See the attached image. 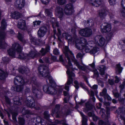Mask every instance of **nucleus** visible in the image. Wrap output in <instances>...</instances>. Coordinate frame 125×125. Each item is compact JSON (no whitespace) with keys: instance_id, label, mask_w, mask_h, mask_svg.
Listing matches in <instances>:
<instances>
[{"instance_id":"f257e3e1","label":"nucleus","mask_w":125,"mask_h":125,"mask_svg":"<svg viewBox=\"0 0 125 125\" xmlns=\"http://www.w3.org/2000/svg\"><path fill=\"white\" fill-rule=\"evenodd\" d=\"M63 37L67 39L69 42L72 41L75 44L76 47L78 49L81 50L84 49L86 52H89L91 54H94L99 50L96 47L97 46L93 41H90L87 43L86 40L84 38L78 39L76 36L72 38L71 36L66 33L62 34Z\"/></svg>"},{"instance_id":"f03ea898","label":"nucleus","mask_w":125,"mask_h":125,"mask_svg":"<svg viewBox=\"0 0 125 125\" xmlns=\"http://www.w3.org/2000/svg\"><path fill=\"white\" fill-rule=\"evenodd\" d=\"M38 71L40 74L44 77H47L49 79L50 86L45 85L43 86V90L44 92L52 94H56L57 91L56 85L55 82L53 80L51 77L49 75V70L47 66L44 65H41L39 66Z\"/></svg>"},{"instance_id":"7ed1b4c3","label":"nucleus","mask_w":125,"mask_h":125,"mask_svg":"<svg viewBox=\"0 0 125 125\" xmlns=\"http://www.w3.org/2000/svg\"><path fill=\"white\" fill-rule=\"evenodd\" d=\"M64 50L65 51V54L66 56L67 57L68 61V65H67V67L68 68L67 73L69 75L68 80L67 83L65 84L64 88L65 90L67 91H69V86L68 85H69L72 83L73 80L72 77L74 76L75 74L73 73L70 72L69 69L70 68L72 69L73 67L70 61V59L68 56V54H70L73 57V58L72 59V60L74 62V64L75 65L79 68L83 69V67L82 66H80L77 61L74 58V56L73 53L71 51L69 50L67 47L65 46Z\"/></svg>"},{"instance_id":"20e7f679","label":"nucleus","mask_w":125,"mask_h":125,"mask_svg":"<svg viewBox=\"0 0 125 125\" xmlns=\"http://www.w3.org/2000/svg\"><path fill=\"white\" fill-rule=\"evenodd\" d=\"M16 49V51L19 53V57L20 58L24 59L26 58L27 55L24 54L21 52V48L20 45L18 43H15L12 45V48L8 51L9 55L11 56L14 57L15 54V51L14 49Z\"/></svg>"},{"instance_id":"39448f33","label":"nucleus","mask_w":125,"mask_h":125,"mask_svg":"<svg viewBox=\"0 0 125 125\" xmlns=\"http://www.w3.org/2000/svg\"><path fill=\"white\" fill-rule=\"evenodd\" d=\"M14 83L15 85L19 84L16 88V90L17 91H20L23 90V85L25 83L22 77L18 76L16 77L14 80Z\"/></svg>"},{"instance_id":"423d86ee","label":"nucleus","mask_w":125,"mask_h":125,"mask_svg":"<svg viewBox=\"0 0 125 125\" xmlns=\"http://www.w3.org/2000/svg\"><path fill=\"white\" fill-rule=\"evenodd\" d=\"M31 83H33L32 85V91L34 95L37 97H39L42 95V93L40 89L38 90L36 88L37 87V83L36 82L35 78L34 77L32 78L31 81Z\"/></svg>"},{"instance_id":"0eeeda50","label":"nucleus","mask_w":125,"mask_h":125,"mask_svg":"<svg viewBox=\"0 0 125 125\" xmlns=\"http://www.w3.org/2000/svg\"><path fill=\"white\" fill-rule=\"evenodd\" d=\"M93 41L97 46H103L106 45V42L105 39L101 36H96Z\"/></svg>"},{"instance_id":"6e6552de","label":"nucleus","mask_w":125,"mask_h":125,"mask_svg":"<svg viewBox=\"0 0 125 125\" xmlns=\"http://www.w3.org/2000/svg\"><path fill=\"white\" fill-rule=\"evenodd\" d=\"M34 102V99L31 97H28L27 101H26V103L27 104V106L28 107L31 108L34 107L37 109H39V108H37L35 106Z\"/></svg>"},{"instance_id":"1a4fd4ad","label":"nucleus","mask_w":125,"mask_h":125,"mask_svg":"<svg viewBox=\"0 0 125 125\" xmlns=\"http://www.w3.org/2000/svg\"><path fill=\"white\" fill-rule=\"evenodd\" d=\"M103 28L102 27L101 30L102 32H106L110 31L111 30L110 24L108 23H104L102 24Z\"/></svg>"},{"instance_id":"9d476101","label":"nucleus","mask_w":125,"mask_h":125,"mask_svg":"<svg viewBox=\"0 0 125 125\" xmlns=\"http://www.w3.org/2000/svg\"><path fill=\"white\" fill-rule=\"evenodd\" d=\"M25 4V0H16L15 3V6L19 9H21L23 8Z\"/></svg>"},{"instance_id":"9b49d317","label":"nucleus","mask_w":125,"mask_h":125,"mask_svg":"<svg viewBox=\"0 0 125 125\" xmlns=\"http://www.w3.org/2000/svg\"><path fill=\"white\" fill-rule=\"evenodd\" d=\"M73 8L71 4L69 3L67 4L64 9L65 13L67 15H71Z\"/></svg>"},{"instance_id":"f8f14e48","label":"nucleus","mask_w":125,"mask_h":125,"mask_svg":"<svg viewBox=\"0 0 125 125\" xmlns=\"http://www.w3.org/2000/svg\"><path fill=\"white\" fill-rule=\"evenodd\" d=\"M47 31L46 28L44 27H41L38 32V36L40 37H43Z\"/></svg>"},{"instance_id":"ddd939ff","label":"nucleus","mask_w":125,"mask_h":125,"mask_svg":"<svg viewBox=\"0 0 125 125\" xmlns=\"http://www.w3.org/2000/svg\"><path fill=\"white\" fill-rule=\"evenodd\" d=\"M89 2L91 5L95 7L99 6L102 3L101 0H90Z\"/></svg>"},{"instance_id":"4468645a","label":"nucleus","mask_w":125,"mask_h":125,"mask_svg":"<svg viewBox=\"0 0 125 125\" xmlns=\"http://www.w3.org/2000/svg\"><path fill=\"white\" fill-rule=\"evenodd\" d=\"M18 27L22 30H25L26 28V23L25 21L23 20H19L18 22Z\"/></svg>"},{"instance_id":"2eb2a0df","label":"nucleus","mask_w":125,"mask_h":125,"mask_svg":"<svg viewBox=\"0 0 125 125\" xmlns=\"http://www.w3.org/2000/svg\"><path fill=\"white\" fill-rule=\"evenodd\" d=\"M5 34L1 33L0 34V48H4L3 46L5 45L4 38L5 37Z\"/></svg>"},{"instance_id":"dca6fc26","label":"nucleus","mask_w":125,"mask_h":125,"mask_svg":"<svg viewBox=\"0 0 125 125\" xmlns=\"http://www.w3.org/2000/svg\"><path fill=\"white\" fill-rule=\"evenodd\" d=\"M40 55L39 54H37V52L36 51H31L27 55V57L29 58H33L35 56H39Z\"/></svg>"},{"instance_id":"f3484780","label":"nucleus","mask_w":125,"mask_h":125,"mask_svg":"<svg viewBox=\"0 0 125 125\" xmlns=\"http://www.w3.org/2000/svg\"><path fill=\"white\" fill-rule=\"evenodd\" d=\"M36 125H45L46 123L44 120L42 119L40 117H38L36 119Z\"/></svg>"},{"instance_id":"a211bd4d","label":"nucleus","mask_w":125,"mask_h":125,"mask_svg":"<svg viewBox=\"0 0 125 125\" xmlns=\"http://www.w3.org/2000/svg\"><path fill=\"white\" fill-rule=\"evenodd\" d=\"M121 109L120 108L118 109L116 111V113L118 114V116L120 117L122 120H124V125H125V118L124 116V115L125 114H123L121 112H120Z\"/></svg>"},{"instance_id":"6ab92c4d","label":"nucleus","mask_w":125,"mask_h":125,"mask_svg":"<svg viewBox=\"0 0 125 125\" xmlns=\"http://www.w3.org/2000/svg\"><path fill=\"white\" fill-rule=\"evenodd\" d=\"M95 63L94 62L90 64V65L92 69V71L94 72V75L96 77H98L99 75V73L98 72L95 68Z\"/></svg>"},{"instance_id":"aec40b11","label":"nucleus","mask_w":125,"mask_h":125,"mask_svg":"<svg viewBox=\"0 0 125 125\" xmlns=\"http://www.w3.org/2000/svg\"><path fill=\"white\" fill-rule=\"evenodd\" d=\"M98 69L100 72L101 74L103 75L104 74V71L106 69V68L105 66L101 65L98 66Z\"/></svg>"},{"instance_id":"412c9836","label":"nucleus","mask_w":125,"mask_h":125,"mask_svg":"<svg viewBox=\"0 0 125 125\" xmlns=\"http://www.w3.org/2000/svg\"><path fill=\"white\" fill-rule=\"evenodd\" d=\"M56 13H57L58 15L62 16L63 14V9L59 7H57L55 10Z\"/></svg>"},{"instance_id":"4be33fe9","label":"nucleus","mask_w":125,"mask_h":125,"mask_svg":"<svg viewBox=\"0 0 125 125\" xmlns=\"http://www.w3.org/2000/svg\"><path fill=\"white\" fill-rule=\"evenodd\" d=\"M98 14L99 16H106V15H110L109 12L107 11L104 10H99L98 11Z\"/></svg>"},{"instance_id":"5701e85b","label":"nucleus","mask_w":125,"mask_h":125,"mask_svg":"<svg viewBox=\"0 0 125 125\" xmlns=\"http://www.w3.org/2000/svg\"><path fill=\"white\" fill-rule=\"evenodd\" d=\"M19 71L20 73H26V71H29V69L26 67L23 66L19 69Z\"/></svg>"},{"instance_id":"b1692460","label":"nucleus","mask_w":125,"mask_h":125,"mask_svg":"<svg viewBox=\"0 0 125 125\" xmlns=\"http://www.w3.org/2000/svg\"><path fill=\"white\" fill-rule=\"evenodd\" d=\"M80 113L82 117V123L83 125H87L86 124L87 121L86 116H85L82 112H80Z\"/></svg>"},{"instance_id":"393cba45","label":"nucleus","mask_w":125,"mask_h":125,"mask_svg":"<svg viewBox=\"0 0 125 125\" xmlns=\"http://www.w3.org/2000/svg\"><path fill=\"white\" fill-rule=\"evenodd\" d=\"M7 74L2 70H0V79L3 80L7 76Z\"/></svg>"},{"instance_id":"a878e982","label":"nucleus","mask_w":125,"mask_h":125,"mask_svg":"<svg viewBox=\"0 0 125 125\" xmlns=\"http://www.w3.org/2000/svg\"><path fill=\"white\" fill-rule=\"evenodd\" d=\"M50 50V47L48 46L47 47L45 50L42 48L41 50L40 51L41 53V55H44L46 52H48Z\"/></svg>"},{"instance_id":"bb28decb","label":"nucleus","mask_w":125,"mask_h":125,"mask_svg":"<svg viewBox=\"0 0 125 125\" xmlns=\"http://www.w3.org/2000/svg\"><path fill=\"white\" fill-rule=\"evenodd\" d=\"M89 95L90 96V98L94 102H95V98L94 97V93L92 91H88Z\"/></svg>"},{"instance_id":"cd10ccee","label":"nucleus","mask_w":125,"mask_h":125,"mask_svg":"<svg viewBox=\"0 0 125 125\" xmlns=\"http://www.w3.org/2000/svg\"><path fill=\"white\" fill-rule=\"evenodd\" d=\"M105 112V110L104 109H101L100 111V114L103 117H105V118H108L109 116V115L108 114H107V116H105L104 114Z\"/></svg>"},{"instance_id":"c85d7f7f","label":"nucleus","mask_w":125,"mask_h":125,"mask_svg":"<svg viewBox=\"0 0 125 125\" xmlns=\"http://www.w3.org/2000/svg\"><path fill=\"white\" fill-rule=\"evenodd\" d=\"M30 39L31 42L34 44H36L38 40H36V38L32 36H30Z\"/></svg>"},{"instance_id":"c756f323","label":"nucleus","mask_w":125,"mask_h":125,"mask_svg":"<svg viewBox=\"0 0 125 125\" xmlns=\"http://www.w3.org/2000/svg\"><path fill=\"white\" fill-rule=\"evenodd\" d=\"M99 125H110V123L108 121H106V122L105 123L102 120H100L98 122Z\"/></svg>"},{"instance_id":"7c9ffc66","label":"nucleus","mask_w":125,"mask_h":125,"mask_svg":"<svg viewBox=\"0 0 125 125\" xmlns=\"http://www.w3.org/2000/svg\"><path fill=\"white\" fill-rule=\"evenodd\" d=\"M123 69L120 67V65L119 64L117 65V67L116 68V72L117 73H121V72Z\"/></svg>"},{"instance_id":"2f4dec72","label":"nucleus","mask_w":125,"mask_h":125,"mask_svg":"<svg viewBox=\"0 0 125 125\" xmlns=\"http://www.w3.org/2000/svg\"><path fill=\"white\" fill-rule=\"evenodd\" d=\"M86 31H85V29H83L79 31V34L81 36L86 37V36L88 35V34L86 33Z\"/></svg>"},{"instance_id":"473e14b6","label":"nucleus","mask_w":125,"mask_h":125,"mask_svg":"<svg viewBox=\"0 0 125 125\" xmlns=\"http://www.w3.org/2000/svg\"><path fill=\"white\" fill-rule=\"evenodd\" d=\"M5 21V20L4 19L2 20V21L1 22V28L3 30L4 29L6 26Z\"/></svg>"},{"instance_id":"72a5a7b5","label":"nucleus","mask_w":125,"mask_h":125,"mask_svg":"<svg viewBox=\"0 0 125 125\" xmlns=\"http://www.w3.org/2000/svg\"><path fill=\"white\" fill-rule=\"evenodd\" d=\"M85 31H86V33L88 34V35L86 36V37H88L91 35L92 33L91 30L88 28L85 29Z\"/></svg>"},{"instance_id":"f704fd0d","label":"nucleus","mask_w":125,"mask_h":125,"mask_svg":"<svg viewBox=\"0 0 125 125\" xmlns=\"http://www.w3.org/2000/svg\"><path fill=\"white\" fill-rule=\"evenodd\" d=\"M12 118L14 122L15 123L17 122L16 116L18 115V114L16 112H13L12 113Z\"/></svg>"},{"instance_id":"c9c22d12","label":"nucleus","mask_w":125,"mask_h":125,"mask_svg":"<svg viewBox=\"0 0 125 125\" xmlns=\"http://www.w3.org/2000/svg\"><path fill=\"white\" fill-rule=\"evenodd\" d=\"M13 100L15 104L17 105H20L21 104V103L19 100V98L18 97H15L13 99Z\"/></svg>"},{"instance_id":"e433bc0d","label":"nucleus","mask_w":125,"mask_h":125,"mask_svg":"<svg viewBox=\"0 0 125 125\" xmlns=\"http://www.w3.org/2000/svg\"><path fill=\"white\" fill-rule=\"evenodd\" d=\"M51 21L52 23V27L54 29L55 26H58V23L55 20L54 18L52 19V20Z\"/></svg>"},{"instance_id":"4c0bfd02","label":"nucleus","mask_w":125,"mask_h":125,"mask_svg":"<svg viewBox=\"0 0 125 125\" xmlns=\"http://www.w3.org/2000/svg\"><path fill=\"white\" fill-rule=\"evenodd\" d=\"M55 123L57 124H62L63 125H68L66 124V121L65 120L59 121L58 120H56L55 121Z\"/></svg>"},{"instance_id":"58836bf2","label":"nucleus","mask_w":125,"mask_h":125,"mask_svg":"<svg viewBox=\"0 0 125 125\" xmlns=\"http://www.w3.org/2000/svg\"><path fill=\"white\" fill-rule=\"evenodd\" d=\"M107 90L105 88H104L102 92L100 93V95L101 96H104V97H106L107 94Z\"/></svg>"},{"instance_id":"ea45409f","label":"nucleus","mask_w":125,"mask_h":125,"mask_svg":"<svg viewBox=\"0 0 125 125\" xmlns=\"http://www.w3.org/2000/svg\"><path fill=\"white\" fill-rule=\"evenodd\" d=\"M22 15L19 12L15 11L12 12L10 16H21Z\"/></svg>"},{"instance_id":"a19ab883","label":"nucleus","mask_w":125,"mask_h":125,"mask_svg":"<svg viewBox=\"0 0 125 125\" xmlns=\"http://www.w3.org/2000/svg\"><path fill=\"white\" fill-rule=\"evenodd\" d=\"M45 13L46 15L48 16H50L52 15V11L51 10H46Z\"/></svg>"},{"instance_id":"79ce46f5","label":"nucleus","mask_w":125,"mask_h":125,"mask_svg":"<svg viewBox=\"0 0 125 125\" xmlns=\"http://www.w3.org/2000/svg\"><path fill=\"white\" fill-rule=\"evenodd\" d=\"M66 2V0H57L58 3L60 5L65 4Z\"/></svg>"},{"instance_id":"37998d69","label":"nucleus","mask_w":125,"mask_h":125,"mask_svg":"<svg viewBox=\"0 0 125 125\" xmlns=\"http://www.w3.org/2000/svg\"><path fill=\"white\" fill-rule=\"evenodd\" d=\"M19 122L20 125H23L24 124V119L21 117L19 118Z\"/></svg>"},{"instance_id":"c03bdc74","label":"nucleus","mask_w":125,"mask_h":125,"mask_svg":"<svg viewBox=\"0 0 125 125\" xmlns=\"http://www.w3.org/2000/svg\"><path fill=\"white\" fill-rule=\"evenodd\" d=\"M41 22L40 21H35L33 22V25L34 27H37L40 25Z\"/></svg>"},{"instance_id":"a18cd8bd","label":"nucleus","mask_w":125,"mask_h":125,"mask_svg":"<svg viewBox=\"0 0 125 125\" xmlns=\"http://www.w3.org/2000/svg\"><path fill=\"white\" fill-rule=\"evenodd\" d=\"M121 5L122 7L124 9L123 13H125V0H122L121 1Z\"/></svg>"},{"instance_id":"49530a36","label":"nucleus","mask_w":125,"mask_h":125,"mask_svg":"<svg viewBox=\"0 0 125 125\" xmlns=\"http://www.w3.org/2000/svg\"><path fill=\"white\" fill-rule=\"evenodd\" d=\"M113 36V34L112 33L109 34L106 36V38L108 40H110Z\"/></svg>"},{"instance_id":"de8ad7c7","label":"nucleus","mask_w":125,"mask_h":125,"mask_svg":"<svg viewBox=\"0 0 125 125\" xmlns=\"http://www.w3.org/2000/svg\"><path fill=\"white\" fill-rule=\"evenodd\" d=\"M119 108L121 109L120 112H121L123 114H125V105H124L122 107H119Z\"/></svg>"},{"instance_id":"09e8293b","label":"nucleus","mask_w":125,"mask_h":125,"mask_svg":"<svg viewBox=\"0 0 125 125\" xmlns=\"http://www.w3.org/2000/svg\"><path fill=\"white\" fill-rule=\"evenodd\" d=\"M111 6H113L116 4L115 0H108Z\"/></svg>"},{"instance_id":"8fccbe9b","label":"nucleus","mask_w":125,"mask_h":125,"mask_svg":"<svg viewBox=\"0 0 125 125\" xmlns=\"http://www.w3.org/2000/svg\"><path fill=\"white\" fill-rule=\"evenodd\" d=\"M53 53L55 55H57L59 54V52L57 49L56 48L53 50Z\"/></svg>"},{"instance_id":"3c124183","label":"nucleus","mask_w":125,"mask_h":125,"mask_svg":"<svg viewBox=\"0 0 125 125\" xmlns=\"http://www.w3.org/2000/svg\"><path fill=\"white\" fill-rule=\"evenodd\" d=\"M60 105L59 104H57L55 106V111L56 112H57L58 110H59L60 108Z\"/></svg>"},{"instance_id":"603ef678","label":"nucleus","mask_w":125,"mask_h":125,"mask_svg":"<svg viewBox=\"0 0 125 125\" xmlns=\"http://www.w3.org/2000/svg\"><path fill=\"white\" fill-rule=\"evenodd\" d=\"M18 37L19 40L21 41H22L23 37L22 35L19 33L18 35Z\"/></svg>"},{"instance_id":"864d4df0","label":"nucleus","mask_w":125,"mask_h":125,"mask_svg":"<svg viewBox=\"0 0 125 125\" xmlns=\"http://www.w3.org/2000/svg\"><path fill=\"white\" fill-rule=\"evenodd\" d=\"M74 84H75L74 86L76 89H78L79 88V84L78 82L77 81H75L74 82Z\"/></svg>"},{"instance_id":"5fc2aeb1","label":"nucleus","mask_w":125,"mask_h":125,"mask_svg":"<svg viewBox=\"0 0 125 125\" xmlns=\"http://www.w3.org/2000/svg\"><path fill=\"white\" fill-rule=\"evenodd\" d=\"M42 2L44 4H47L49 2L50 0H41Z\"/></svg>"},{"instance_id":"6e6d98bb","label":"nucleus","mask_w":125,"mask_h":125,"mask_svg":"<svg viewBox=\"0 0 125 125\" xmlns=\"http://www.w3.org/2000/svg\"><path fill=\"white\" fill-rule=\"evenodd\" d=\"M58 40L60 42H61V40L60 38V33H61V31H60V30L59 29H58Z\"/></svg>"},{"instance_id":"4d7b16f0","label":"nucleus","mask_w":125,"mask_h":125,"mask_svg":"<svg viewBox=\"0 0 125 125\" xmlns=\"http://www.w3.org/2000/svg\"><path fill=\"white\" fill-rule=\"evenodd\" d=\"M83 55L81 53H79L77 54L76 56L77 58H82L83 56Z\"/></svg>"},{"instance_id":"13d9d810","label":"nucleus","mask_w":125,"mask_h":125,"mask_svg":"<svg viewBox=\"0 0 125 125\" xmlns=\"http://www.w3.org/2000/svg\"><path fill=\"white\" fill-rule=\"evenodd\" d=\"M44 60L45 62L47 63H51V62H50V59L48 58H45L44 59Z\"/></svg>"},{"instance_id":"bf43d9fd","label":"nucleus","mask_w":125,"mask_h":125,"mask_svg":"<svg viewBox=\"0 0 125 125\" xmlns=\"http://www.w3.org/2000/svg\"><path fill=\"white\" fill-rule=\"evenodd\" d=\"M90 87L91 88L94 90H96L98 88V86L96 85H94L92 86H91L90 85Z\"/></svg>"},{"instance_id":"052dcab7","label":"nucleus","mask_w":125,"mask_h":125,"mask_svg":"<svg viewBox=\"0 0 125 125\" xmlns=\"http://www.w3.org/2000/svg\"><path fill=\"white\" fill-rule=\"evenodd\" d=\"M125 86V81H124L123 83L122 84H121L119 86V88L120 89H122Z\"/></svg>"},{"instance_id":"680f3d73","label":"nucleus","mask_w":125,"mask_h":125,"mask_svg":"<svg viewBox=\"0 0 125 125\" xmlns=\"http://www.w3.org/2000/svg\"><path fill=\"white\" fill-rule=\"evenodd\" d=\"M92 118L93 121H97L98 119V117L95 115L92 117Z\"/></svg>"},{"instance_id":"e2e57ef3","label":"nucleus","mask_w":125,"mask_h":125,"mask_svg":"<svg viewBox=\"0 0 125 125\" xmlns=\"http://www.w3.org/2000/svg\"><path fill=\"white\" fill-rule=\"evenodd\" d=\"M115 83H118L120 81V79L118 77L116 76L115 77Z\"/></svg>"},{"instance_id":"0e129e2a","label":"nucleus","mask_w":125,"mask_h":125,"mask_svg":"<svg viewBox=\"0 0 125 125\" xmlns=\"http://www.w3.org/2000/svg\"><path fill=\"white\" fill-rule=\"evenodd\" d=\"M108 82L111 85H113L114 83V82L113 80L109 79Z\"/></svg>"},{"instance_id":"69168bd1","label":"nucleus","mask_w":125,"mask_h":125,"mask_svg":"<svg viewBox=\"0 0 125 125\" xmlns=\"http://www.w3.org/2000/svg\"><path fill=\"white\" fill-rule=\"evenodd\" d=\"M104 97L105 98H106L109 101H111V98L108 94H106V97Z\"/></svg>"},{"instance_id":"338daca9","label":"nucleus","mask_w":125,"mask_h":125,"mask_svg":"<svg viewBox=\"0 0 125 125\" xmlns=\"http://www.w3.org/2000/svg\"><path fill=\"white\" fill-rule=\"evenodd\" d=\"M44 115L45 117L46 118H47L49 116V115L47 112H45L44 113Z\"/></svg>"},{"instance_id":"774afa93","label":"nucleus","mask_w":125,"mask_h":125,"mask_svg":"<svg viewBox=\"0 0 125 125\" xmlns=\"http://www.w3.org/2000/svg\"><path fill=\"white\" fill-rule=\"evenodd\" d=\"M59 87V91L60 92H61L63 89L64 87L63 86H61Z\"/></svg>"}]
</instances>
